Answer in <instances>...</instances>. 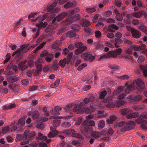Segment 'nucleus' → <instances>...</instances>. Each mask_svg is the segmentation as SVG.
<instances>
[{"label": "nucleus", "mask_w": 147, "mask_h": 147, "mask_svg": "<svg viewBox=\"0 0 147 147\" xmlns=\"http://www.w3.org/2000/svg\"><path fill=\"white\" fill-rule=\"evenodd\" d=\"M80 28V26L77 25H74L72 26V29L78 31Z\"/></svg>", "instance_id": "obj_63"}, {"label": "nucleus", "mask_w": 147, "mask_h": 147, "mask_svg": "<svg viewBox=\"0 0 147 147\" xmlns=\"http://www.w3.org/2000/svg\"><path fill=\"white\" fill-rule=\"evenodd\" d=\"M26 45V46L25 47V48H24L23 49V51H21L23 53H25L27 52L29 50H30L31 48H34V47H33L32 46H30L28 47V45L27 44H25L24 45Z\"/></svg>", "instance_id": "obj_30"}, {"label": "nucleus", "mask_w": 147, "mask_h": 147, "mask_svg": "<svg viewBox=\"0 0 147 147\" xmlns=\"http://www.w3.org/2000/svg\"><path fill=\"white\" fill-rule=\"evenodd\" d=\"M115 46L117 48L119 47V45L121 44L123 42V40L119 38H115Z\"/></svg>", "instance_id": "obj_18"}, {"label": "nucleus", "mask_w": 147, "mask_h": 147, "mask_svg": "<svg viewBox=\"0 0 147 147\" xmlns=\"http://www.w3.org/2000/svg\"><path fill=\"white\" fill-rule=\"evenodd\" d=\"M19 120L21 126H23L24 125L25 123V120L24 118L22 117Z\"/></svg>", "instance_id": "obj_64"}, {"label": "nucleus", "mask_w": 147, "mask_h": 147, "mask_svg": "<svg viewBox=\"0 0 147 147\" xmlns=\"http://www.w3.org/2000/svg\"><path fill=\"white\" fill-rule=\"evenodd\" d=\"M87 66V64L86 63L82 64L78 67L77 69L78 71H81L82 70L84 67H86Z\"/></svg>", "instance_id": "obj_52"}, {"label": "nucleus", "mask_w": 147, "mask_h": 147, "mask_svg": "<svg viewBox=\"0 0 147 147\" xmlns=\"http://www.w3.org/2000/svg\"><path fill=\"white\" fill-rule=\"evenodd\" d=\"M62 42L60 41L56 40L54 42L53 44L52 47L53 49H55L59 46H61Z\"/></svg>", "instance_id": "obj_17"}, {"label": "nucleus", "mask_w": 147, "mask_h": 147, "mask_svg": "<svg viewBox=\"0 0 147 147\" xmlns=\"http://www.w3.org/2000/svg\"><path fill=\"white\" fill-rule=\"evenodd\" d=\"M145 116L143 115H140L139 117L137 118V119L135 120V121L139 124L144 123L145 122V120L144 119L145 118Z\"/></svg>", "instance_id": "obj_13"}, {"label": "nucleus", "mask_w": 147, "mask_h": 147, "mask_svg": "<svg viewBox=\"0 0 147 147\" xmlns=\"http://www.w3.org/2000/svg\"><path fill=\"white\" fill-rule=\"evenodd\" d=\"M75 131L73 129H69L65 130L62 133H64L66 135H69L71 134L72 136L77 138L79 139H82L83 138V136L80 134L75 133Z\"/></svg>", "instance_id": "obj_4"}, {"label": "nucleus", "mask_w": 147, "mask_h": 147, "mask_svg": "<svg viewBox=\"0 0 147 147\" xmlns=\"http://www.w3.org/2000/svg\"><path fill=\"white\" fill-rule=\"evenodd\" d=\"M125 103V102L123 101H117L115 103V106L119 107L124 105Z\"/></svg>", "instance_id": "obj_36"}, {"label": "nucleus", "mask_w": 147, "mask_h": 147, "mask_svg": "<svg viewBox=\"0 0 147 147\" xmlns=\"http://www.w3.org/2000/svg\"><path fill=\"white\" fill-rule=\"evenodd\" d=\"M82 131L84 134L89 132L91 129V127L88 125V122L86 120H85L82 123Z\"/></svg>", "instance_id": "obj_5"}, {"label": "nucleus", "mask_w": 147, "mask_h": 147, "mask_svg": "<svg viewBox=\"0 0 147 147\" xmlns=\"http://www.w3.org/2000/svg\"><path fill=\"white\" fill-rule=\"evenodd\" d=\"M57 5V3L56 2H54L51 5L47 7V12H51V13H52L51 12L52 10L54 7L56 6Z\"/></svg>", "instance_id": "obj_20"}, {"label": "nucleus", "mask_w": 147, "mask_h": 147, "mask_svg": "<svg viewBox=\"0 0 147 147\" xmlns=\"http://www.w3.org/2000/svg\"><path fill=\"white\" fill-rule=\"evenodd\" d=\"M83 109L86 113L90 114L95 111V109L93 106L91 105L89 107L85 108Z\"/></svg>", "instance_id": "obj_12"}, {"label": "nucleus", "mask_w": 147, "mask_h": 147, "mask_svg": "<svg viewBox=\"0 0 147 147\" xmlns=\"http://www.w3.org/2000/svg\"><path fill=\"white\" fill-rule=\"evenodd\" d=\"M74 5V4L73 2H68L65 4L63 7L67 9L73 7Z\"/></svg>", "instance_id": "obj_33"}, {"label": "nucleus", "mask_w": 147, "mask_h": 147, "mask_svg": "<svg viewBox=\"0 0 147 147\" xmlns=\"http://www.w3.org/2000/svg\"><path fill=\"white\" fill-rule=\"evenodd\" d=\"M73 21H78L81 18L80 15L79 14H77L74 16H71Z\"/></svg>", "instance_id": "obj_43"}, {"label": "nucleus", "mask_w": 147, "mask_h": 147, "mask_svg": "<svg viewBox=\"0 0 147 147\" xmlns=\"http://www.w3.org/2000/svg\"><path fill=\"white\" fill-rule=\"evenodd\" d=\"M58 134L57 131H55L52 132H50L48 134L47 136L49 138H54Z\"/></svg>", "instance_id": "obj_23"}, {"label": "nucleus", "mask_w": 147, "mask_h": 147, "mask_svg": "<svg viewBox=\"0 0 147 147\" xmlns=\"http://www.w3.org/2000/svg\"><path fill=\"white\" fill-rule=\"evenodd\" d=\"M85 10L86 11L88 12L89 13H92L95 12L96 9L93 8H86Z\"/></svg>", "instance_id": "obj_50"}, {"label": "nucleus", "mask_w": 147, "mask_h": 147, "mask_svg": "<svg viewBox=\"0 0 147 147\" xmlns=\"http://www.w3.org/2000/svg\"><path fill=\"white\" fill-rule=\"evenodd\" d=\"M7 80L10 82H13L16 81L17 80L12 77H9L8 78Z\"/></svg>", "instance_id": "obj_56"}, {"label": "nucleus", "mask_w": 147, "mask_h": 147, "mask_svg": "<svg viewBox=\"0 0 147 147\" xmlns=\"http://www.w3.org/2000/svg\"><path fill=\"white\" fill-rule=\"evenodd\" d=\"M132 36L133 37L136 38H138L140 37L141 34L137 30L134 28H132L131 29Z\"/></svg>", "instance_id": "obj_6"}, {"label": "nucleus", "mask_w": 147, "mask_h": 147, "mask_svg": "<svg viewBox=\"0 0 147 147\" xmlns=\"http://www.w3.org/2000/svg\"><path fill=\"white\" fill-rule=\"evenodd\" d=\"M139 67L143 73L144 77H147V65H141Z\"/></svg>", "instance_id": "obj_11"}, {"label": "nucleus", "mask_w": 147, "mask_h": 147, "mask_svg": "<svg viewBox=\"0 0 147 147\" xmlns=\"http://www.w3.org/2000/svg\"><path fill=\"white\" fill-rule=\"evenodd\" d=\"M35 64L37 68V70H38V71H40L42 69L41 65L38 62H35Z\"/></svg>", "instance_id": "obj_58"}, {"label": "nucleus", "mask_w": 147, "mask_h": 147, "mask_svg": "<svg viewBox=\"0 0 147 147\" xmlns=\"http://www.w3.org/2000/svg\"><path fill=\"white\" fill-rule=\"evenodd\" d=\"M120 113L123 116L127 115L130 113L132 112V110L131 109H124L121 110L120 111Z\"/></svg>", "instance_id": "obj_15"}, {"label": "nucleus", "mask_w": 147, "mask_h": 147, "mask_svg": "<svg viewBox=\"0 0 147 147\" xmlns=\"http://www.w3.org/2000/svg\"><path fill=\"white\" fill-rule=\"evenodd\" d=\"M60 82V79H58L55 82L51 85V87L52 88H54L57 87L59 85Z\"/></svg>", "instance_id": "obj_28"}, {"label": "nucleus", "mask_w": 147, "mask_h": 147, "mask_svg": "<svg viewBox=\"0 0 147 147\" xmlns=\"http://www.w3.org/2000/svg\"><path fill=\"white\" fill-rule=\"evenodd\" d=\"M125 86L127 87L125 91L126 93H127L136 89L137 88V86L142 89H144L145 87L144 82L140 78L133 80H129L126 82Z\"/></svg>", "instance_id": "obj_1"}, {"label": "nucleus", "mask_w": 147, "mask_h": 147, "mask_svg": "<svg viewBox=\"0 0 147 147\" xmlns=\"http://www.w3.org/2000/svg\"><path fill=\"white\" fill-rule=\"evenodd\" d=\"M60 121L59 120L55 119L53 122V125L57 127L59 125Z\"/></svg>", "instance_id": "obj_47"}, {"label": "nucleus", "mask_w": 147, "mask_h": 147, "mask_svg": "<svg viewBox=\"0 0 147 147\" xmlns=\"http://www.w3.org/2000/svg\"><path fill=\"white\" fill-rule=\"evenodd\" d=\"M143 13L141 11H138L132 13L133 16L137 18H141L142 16Z\"/></svg>", "instance_id": "obj_16"}, {"label": "nucleus", "mask_w": 147, "mask_h": 147, "mask_svg": "<svg viewBox=\"0 0 147 147\" xmlns=\"http://www.w3.org/2000/svg\"><path fill=\"white\" fill-rule=\"evenodd\" d=\"M80 57L85 61L89 60L90 62H91L95 59V57L92 56L90 53L86 52L82 53Z\"/></svg>", "instance_id": "obj_3"}, {"label": "nucleus", "mask_w": 147, "mask_h": 147, "mask_svg": "<svg viewBox=\"0 0 147 147\" xmlns=\"http://www.w3.org/2000/svg\"><path fill=\"white\" fill-rule=\"evenodd\" d=\"M106 46H108L111 48H114V46L109 41H106L105 42Z\"/></svg>", "instance_id": "obj_53"}, {"label": "nucleus", "mask_w": 147, "mask_h": 147, "mask_svg": "<svg viewBox=\"0 0 147 147\" xmlns=\"http://www.w3.org/2000/svg\"><path fill=\"white\" fill-rule=\"evenodd\" d=\"M123 90L122 87H118V89L115 90L113 92L114 95H116L121 93Z\"/></svg>", "instance_id": "obj_25"}, {"label": "nucleus", "mask_w": 147, "mask_h": 147, "mask_svg": "<svg viewBox=\"0 0 147 147\" xmlns=\"http://www.w3.org/2000/svg\"><path fill=\"white\" fill-rule=\"evenodd\" d=\"M91 136L94 138H98L101 136L100 132L98 131H93L91 133Z\"/></svg>", "instance_id": "obj_24"}, {"label": "nucleus", "mask_w": 147, "mask_h": 147, "mask_svg": "<svg viewBox=\"0 0 147 147\" xmlns=\"http://www.w3.org/2000/svg\"><path fill=\"white\" fill-rule=\"evenodd\" d=\"M38 89V87L36 85H33L30 86L29 88V90L30 91H34L35 90H37Z\"/></svg>", "instance_id": "obj_46"}, {"label": "nucleus", "mask_w": 147, "mask_h": 147, "mask_svg": "<svg viewBox=\"0 0 147 147\" xmlns=\"http://www.w3.org/2000/svg\"><path fill=\"white\" fill-rule=\"evenodd\" d=\"M27 62L26 60L21 61L18 64V67L20 70L23 71L28 68L27 66L25 64Z\"/></svg>", "instance_id": "obj_10"}, {"label": "nucleus", "mask_w": 147, "mask_h": 147, "mask_svg": "<svg viewBox=\"0 0 147 147\" xmlns=\"http://www.w3.org/2000/svg\"><path fill=\"white\" fill-rule=\"evenodd\" d=\"M48 56L46 57L45 58V60L48 63L51 62L53 57V55L52 53L49 54Z\"/></svg>", "instance_id": "obj_26"}, {"label": "nucleus", "mask_w": 147, "mask_h": 147, "mask_svg": "<svg viewBox=\"0 0 147 147\" xmlns=\"http://www.w3.org/2000/svg\"><path fill=\"white\" fill-rule=\"evenodd\" d=\"M73 19L71 16H69L64 21H62L61 23L63 25H67L71 24L73 22Z\"/></svg>", "instance_id": "obj_8"}, {"label": "nucleus", "mask_w": 147, "mask_h": 147, "mask_svg": "<svg viewBox=\"0 0 147 147\" xmlns=\"http://www.w3.org/2000/svg\"><path fill=\"white\" fill-rule=\"evenodd\" d=\"M117 118L115 116H111L108 121L109 123L112 124L114 122L116 119Z\"/></svg>", "instance_id": "obj_38"}, {"label": "nucleus", "mask_w": 147, "mask_h": 147, "mask_svg": "<svg viewBox=\"0 0 147 147\" xmlns=\"http://www.w3.org/2000/svg\"><path fill=\"white\" fill-rule=\"evenodd\" d=\"M26 46V45H22L21 47L20 48H19L18 51H16V52H13V53L12 56H14L15 55H16L17 53L19 54L20 52H22L21 51H23V49Z\"/></svg>", "instance_id": "obj_32"}, {"label": "nucleus", "mask_w": 147, "mask_h": 147, "mask_svg": "<svg viewBox=\"0 0 147 147\" xmlns=\"http://www.w3.org/2000/svg\"><path fill=\"white\" fill-rule=\"evenodd\" d=\"M46 44L45 42H44L41 43L38 46L34 51V53H35L38 51L39 50L43 47L44 45Z\"/></svg>", "instance_id": "obj_34"}, {"label": "nucleus", "mask_w": 147, "mask_h": 147, "mask_svg": "<svg viewBox=\"0 0 147 147\" xmlns=\"http://www.w3.org/2000/svg\"><path fill=\"white\" fill-rule=\"evenodd\" d=\"M36 127L42 129L44 128V125L42 123H40L38 124H37L36 125Z\"/></svg>", "instance_id": "obj_55"}, {"label": "nucleus", "mask_w": 147, "mask_h": 147, "mask_svg": "<svg viewBox=\"0 0 147 147\" xmlns=\"http://www.w3.org/2000/svg\"><path fill=\"white\" fill-rule=\"evenodd\" d=\"M105 125V122L103 120L99 121L98 125V127L99 129H101L103 128Z\"/></svg>", "instance_id": "obj_29"}, {"label": "nucleus", "mask_w": 147, "mask_h": 147, "mask_svg": "<svg viewBox=\"0 0 147 147\" xmlns=\"http://www.w3.org/2000/svg\"><path fill=\"white\" fill-rule=\"evenodd\" d=\"M127 125H127L125 126L123 128H121L120 129L121 131L122 132H124L126 130H131L132 128L131 127V126L129 125H132L134 126L135 125V123L133 121H131L126 123Z\"/></svg>", "instance_id": "obj_7"}, {"label": "nucleus", "mask_w": 147, "mask_h": 147, "mask_svg": "<svg viewBox=\"0 0 147 147\" xmlns=\"http://www.w3.org/2000/svg\"><path fill=\"white\" fill-rule=\"evenodd\" d=\"M29 130H27L25 131L23 135V137L24 138L26 139L28 137V133L29 132Z\"/></svg>", "instance_id": "obj_57"}, {"label": "nucleus", "mask_w": 147, "mask_h": 147, "mask_svg": "<svg viewBox=\"0 0 147 147\" xmlns=\"http://www.w3.org/2000/svg\"><path fill=\"white\" fill-rule=\"evenodd\" d=\"M116 19L117 21H121L123 20V18L122 15L120 13L116 15Z\"/></svg>", "instance_id": "obj_39"}, {"label": "nucleus", "mask_w": 147, "mask_h": 147, "mask_svg": "<svg viewBox=\"0 0 147 147\" xmlns=\"http://www.w3.org/2000/svg\"><path fill=\"white\" fill-rule=\"evenodd\" d=\"M9 127L8 126H6L3 128L2 131L1 133L2 134H4L9 131Z\"/></svg>", "instance_id": "obj_48"}, {"label": "nucleus", "mask_w": 147, "mask_h": 147, "mask_svg": "<svg viewBox=\"0 0 147 147\" xmlns=\"http://www.w3.org/2000/svg\"><path fill=\"white\" fill-rule=\"evenodd\" d=\"M104 15L105 17H109L112 14V12L111 11H107L104 12Z\"/></svg>", "instance_id": "obj_42"}, {"label": "nucleus", "mask_w": 147, "mask_h": 147, "mask_svg": "<svg viewBox=\"0 0 147 147\" xmlns=\"http://www.w3.org/2000/svg\"><path fill=\"white\" fill-rule=\"evenodd\" d=\"M59 65L62 68L64 67L66 64H67L66 58H65L63 59L60 60L59 62Z\"/></svg>", "instance_id": "obj_22"}, {"label": "nucleus", "mask_w": 147, "mask_h": 147, "mask_svg": "<svg viewBox=\"0 0 147 147\" xmlns=\"http://www.w3.org/2000/svg\"><path fill=\"white\" fill-rule=\"evenodd\" d=\"M76 34L74 31H70L67 33V36L69 37H72L76 36Z\"/></svg>", "instance_id": "obj_35"}, {"label": "nucleus", "mask_w": 147, "mask_h": 147, "mask_svg": "<svg viewBox=\"0 0 147 147\" xmlns=\"http://www.w3.org/2000/svg\"><path fill=\"white\" fill-rule=\"evenodd\" d=\"M83 45L82 43L80 42H77L75 43V47L78 48H80Z\"/></svg>", "instance_id": "obj_61"}, {"label": "nucleus", "mask_w": 147, "mask_h": 147, "mask_svg": "<svg viewBox=\"0 0 147 147\" xmlns=\"http://www.w3.org/2000/svg\"><path fill=\"white\" fill-rule=\"evenodd\" d=\"M126 125V122L124 121H121L119 123H116L115 124V126L116 127H121L125 126Z\"/></svg>", "instance_id": "obj_31"}, {"label": "nucleus", "mask_w": 147, "mask_h": 147, "mask_svg": "<svg viewBox=\"0 0 147 147\" xmlns=\"http://www.w3.org/2000/svg\"><path fill=\"white\" fill-rule=\"evenodd\" d=\"M143 97V96L140 94H138L134 96V100L136 102H139L142 100Z\"/></svg>", "instance_id": "obj_21"}, {"label": "nucleus", "mask_w": 147, "mask_h": 147, "mask_svg": "<svg viewBox=\"0 0 147 147\" xmlns=\"http://www.w3.org/2000/svg\"><path fill=\"white\" fill-rule=\"evenodd\" d=\"M68 15V13L66 12H64L59 14L58 16L55 17L56 21L59 22L63 19L65 17Z\"/></svg>", "instance_id": "obj_9"}, {"label": "nucleus", "mask_w": 147, "mask_h": 147, "mask_svg": "<svg viewBox=\"0 0 147 147\" xmlns=\"http://www.w3.org/2000/svg\"><path fill=\"white\" fill-rule=\"evenodd\" d=\"M39 112L38 111H34L32 113V118L33 119H36L39 117Z\"/></svg>", "instance_id": "obj_19"}, {"label": "nucleus", "mask_w": 147, "mask_h": 147, "mask_svg": "<svg viewBox=\"0 0 147 147\" xmlns=\"http://www.w3.org/2000/svg\"><path fill=\"white\" fill-rule=\"evenodd\" d=\"M139 115V113L138 112L130 113L126 116V118L128 119H132L138 117Z\"/></svg>", "instance_id": "obj_14"}, {"label": "nucleus", "mask_w": 147, "mask_h": 147, "mask_svg": "<svg viewBox=\"0 0 147 147\" xmlns=\"http://www.w3.org/2000/svg\"><path fill=\"white\" fill-rule=\"evenodd\" d=\"M121 52L122 49L121 48L117 49L114 51H109L106 54L101 56L99 59V60H100L104 58H116L118 55H119L121 54Z\"/></svg>", "instance_id": "obj_2"}, {"label": "nucleus", "mask_w": 147, "mask_h": 147, "mask_svg": "<svg viewBox=\"0 0 147 147\" xmlns=\"http://www.w3.org/2000/svg\"><path fill=\"white\" fill-rule=\"evenodd\" d=\"M23 53L22 52H20L19 54L17 53L16 55L17 58V61H20L22 59L23 57L22 54Z\"/></svg>", "instance_id": "obj_45"}, {"label": "nucleus", "mask_w": 147, "mask_h": 147, "mask_svg": "<svg viewBox=\"0 0 147 147\" xmlns=\"http://www.w3.org/2000/svg\"><path fill=\"white\" fill-rule=\"evenodd\" d=\"M10 56V54L8 53L7 54L6 56V59L3 62L4 64L6 63L9 61L11 58V57Z\"/></svg>", "instance_id": "obj_49"}, {"label": "nucleus", "mask_w": 147, "mask_h": 147, "mask_svg": "<svg viewBox=\"0 0 147 147\" xmlns=\"http://www.w3.org/2000/svg\"><path fill=\"white\" fill-rule=\"evenodd\" d=\"M145 60V58L144 56L141 55L140 56L138 60V62L139 63L143 62Z\"/></svg>", "instance_id": "obj_54"}, {"label": "nucleus", "mask_w": 147, "mask_h": 147, "mask_svg": "<svg viewBox=\"0 0 147 147\" xmlns=\"http://www.w3.org/2000/svg\"><path fill=\"white\" fill-rule=\"evenodd\" d=\"M108 66L109 68H111L112 69L114 70L118 69L119 68V67L117 65L109 64L108 65Z\"/></svg>", "instance_id": "obj_44"}, {"label": "nucleus", "mask_w": 147, "mask_h": 147, "mask_svg": "<svg viewBox=\"0 0 147 147\" xmlns=\"http://www.w3.org/2000/svg\"><path fill=\"white\" fill-rule=\"evenodd\" d=\"M90 25L91 23L88 21H85L83 22L82 24V26L85 27H87Z\"/></svg>", "instance_id": "obj_59"}, {"label": "nucleus", "mask_w": 147, "mask_h": 147, "mask_svg": "<svg viewBox=\"0 0 147 147\" xmlns=\"http://www.w3.org/2000/svg\"><path fill=\"white\" fill-rule=\"evenodd\" d=\"M105 106L107 108H113L115 107V105L113 102H108L105 105Z\"/></svg>", "instance_id": "obj_51"}, {"label": "nucleus", "mask_w": 147, "mask_h": 147, "mask_svg": "<svg viewBox=\"0 0 147 147\" xmlns=\"http://www.w3.org/2000/svg\"><path fill=\"white\" fill-rule=\"evenodd\" d=\"M119 78L122 80H127L130 78V76L127 74H125L118 77Z\"/></svg>", "instance_id": "obj_40"}, {"label": "nucleus", "mask_w": 147, "mask_h": 147, "mask_svg": "<svg viewBox=\"0 0 147 147\" xmlns=\"http://www.w3.org/2000/svg\"><path fill=\"white\" fill-rule=\"evenodd\" d=\"M107 94V92L105 90H104L99 93L100 98L102 99H103L105 98L106 95Z\"/></svg>", "instance_id": "obj_37"}, {"label": "nucleus", "mask_w": 147, "mask_h": 147, "mask_svg": "<svg viewBox=\"0 0 147 147\" xmlns=\"http://www.w3.org/2000/svg\"><path fill=\"white\" fill-rule=\"evenodd\" d=\"M73 55V53L72 52H71L69 53L67 56V58H66L67 65H68L69 64L70 62L71 61Z\"/></svg>", "instance_id": "obj_27"}, {"label": "nucleus", "mask_w": 147, "mask_h": 147, "mask_svg": "<svg viewBox=\"0 0 147 147\" xmlns=\"http://www.w3.org/2000/svg\"><path fill=\"white\" fill-rule=\"evenodd\" d=\"M62 126L64 128H67L71 126L70 123L68 122H65L61 123Z\"/></svg>", "instance_id": "obj_41"}, {"label": "nucleus", "mask_w": 147, "mask_h": 147, "mask_svg": "<svg viewBox=\"0 0 147 147\" xmlns=\"http://www.w3.org/2000/svg\"><path fill=\"white\" fill-rule=\"evenodd\" d=\"M48 54H49L48 52L45 51H43L41 53L40 55V56L41 57H44L45 56L48 55Z\"/></svg>", "instance_id": "obj_62"}, {"label": "nucleus", "mask_w": 147, "mask_h": 147, "mask_svg": "<svg viewBox=\"0 0 147 147\" xmlns=\"http://www.w3.org/2000/svg\"><path fill=\"white\" fill-rule=\"evenodd\" d=\"M95 34L96 37L97 38H99L101 36V34L100 32L98 30L95 31Z\"/></svg>", "instance_id": "obj_60"}]
</instances>
